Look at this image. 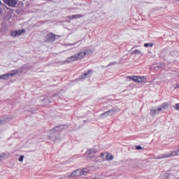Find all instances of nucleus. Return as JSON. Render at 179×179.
Masks as SVG:
<instances>
[{
	"label": "nucleus",
	"mask_w": 179,
	"mask_h": 179,
	"mask_svg": "<svg viewBox=\"0 0 179 179\" xmlns=\"http://www.w3.org/2000/svg\"><path fill=\"white\" fill-rule=\"evenodd\" d=\"M92 54H93V50L92 49L85 48L78 54L68 57L64 62H63V64H69L75 61H80V59H83V58H86V57H90Z\"/></svg>",
	"instance_id": "obj_1"
},
{
	"label": "nucleus",
	"mask_w": 179,
	"mask_h": 179,
	"mask_svg": "<svg viewBox=\"0 0 179 179\" xmlns=\"http://www.w3.org/2000/svg\"><path fill=\"white\" fill-rule=\"evenodd\" d=\"M89 173V169L85 168L82 169H77L74 171L70 177H80V176H86Z\"/></svg>",
	"instance_id": "obj_2"
},
{
	"label": "nucleus",
	"mask_w": 179,
	"mask_h": 179,
	"mask_svg": "<svg viewBox=\"0 0 179 179\" xmlns=\"http://www.w3.org/2000/svg\"><path fill=\"white\" fill-rule=\"evenodd\" d=\"M64 128V125H62L60 127H57L55 129H52L49 132V135L48 136V139H50L51 141H55V138L54 136L57 134L55 132L56 131H61Z\"/></svg>",
	"instance_id": "obj_3"
},
{
	"label": "nucleus",
	"mask_w": 179,
	"mask_h": 179,
	"mask_svg": "<svg viewBox=\"0 0 179 179\" xmlns=\"http://www.w3.org/2000/svg\"><path fill=\"white\" fill-rule=\"evenodd\" d=\"M173 156H179V149L172 151L171 153H166L157 157V159H167V157H171Z\"/></svg>",
	"instance_id": "obj_4"
},
{
	"label": "nucleus",
	"mask_w": 179,
	"mask_h": 179,
	"mask_svg": "<svg viewBox=\"0 0 179 179\" xmlns=\"http://www.w3.org/2000/svg\"><path fill=\"white\" fill-rule=\"evenodd\" d=\"M96 153H97V150L94 149V148H91L88 150H87L86 152V156H87V157L89 159H93V157H94V156H96Z\"/></svg>",
	"instance_id": "obj_5"
},
{
	"label": "nucleus",
	"mask_w": 179,
	"mask_h": 179,
	"mask_svg": "<svg viewBox=\"0 0 179 179\" xmlns=\"http://www.w3.org/2000/svg\"><path fill=\"white\" fill-rule=\"evenodd\" d=\"M118 111H120V109L114 108L103 113L102 117H108V115H114V114H115V113H118Z\"/></svg>",
	"instance_id": "obj_6"
},
{
	"label": "nucleus",
	"mask_w": 179,
	"mask_h": 179,
	"mask_svg": "<svg viewBox=\"0 0 179 179\" xmlns=\"http://www.w3.org/2000/svg\"><path fill=\"white\" fill-rule=\"evenodd\" d=\"M24 29H20L17 31H13L10 33L11 37H19V36H21V34H23L24 33Z\"/></svg>",
	"instance_id": "obj_7"
},
{
	"label": "nucleus",
	"mask_w": 179,
	"mask_h": 179,
	"mask_svg": "<svg viewBox=\"0 0 179 179\" xmlns=\"http://www.w3.org/2000/svg\"><path fill=\"white\" fill-rule=\"evenodd\" d=\"M6 5L8 6H11L12 8H15L16 5H17V0H3Z\"/></svg>",
	"instance_id": "obj_8"
},
{
	"label": "nucleus",
	"mask_w": 179,
	"mask_h": 179,
	"mask_svg": "<svg viewBox=\"0 0 179 179\" xmlns=\"http://www.w3.org/2000/svg\"><path fill=\"white\" fill-rule=\"evenodd\" d=\"M55 40V35L54 34H49L45 36V41L48 43H52Z\"/></svg>",
	"instance_id": "obj_9"
},
{
	"label": "nucleus",
	"mask_w": 179,
	"mask_h": 179,
	"mask_svg": "<svg viewBox=\"0 0 179 179\" xmlns=\"http://www.w3.org/2000/svg\"><path fill=\"white\" fill-rule=\"evenodd\" d=\"M135 78H134V82H136V83H143L146 82V78L143 76L141 77L135 76Z\"/></svg>",
	"instance_id": "obj_10"
},
{
	"label": "nucleus",
	"mask_w": 179,
	"mask_h": 179,
	"mask_svg": "<svg viewBox=\"0 0 179 179\" xmlns=\"http://www.w3.org/2000/svg\"><path fill=\"white\" fill-rule=\"evenodd\" d=\"M169 109V103H164L161 105V106L158 108V111H162V110H168Z\"/></svg>",
	"instance_id": "obj_11"
},
{
	"label": "nucleus",
	"mask_w": 179,
	"mask_h": 179,
	"mask_svg": "<svg viewBox=\"0 0 179 179\" xmlns=\"http://www.w3.org/2000/svg\"><path fill=\"white\" fill-rule=\"evenodd\" d=\"M20 71L19 70H13L8 73V76H15V75H17V73H20Z\"/></svg>",
	"instance_id": "obj_12"
},
{
	"label": "nucleus",
	"mask_w": 179,
	"mask_h": 179,
	"mask_svg": "<svg viewBox=\"0 0 179 179\" xmlns=\"http://www.w3.org/2000/svg\"><path fill=\"white\" fill-rule=\"evenodd\" d=\"M69 19H80V17H83V15L82 14H77V15H73L70 17H69Z\"/></svg>",
	"instance_id": "obj_13"
},
{
	"label": "nucleus",
	"mask_w": 179,
	"mask_h": 179,
	"mask_svg": "<svg viewBox=\"0 0 179 179\" xmlns=\"http://www.w3.org/2000/svg\"><path fill=\"white\" fill-rule=\"evenodd\" d=\"M160 111L158 110V109H151L150 110V114L151 115H156V114H159Z\"/></svg>",
	"instance_id": "obj_14"
},
{
	"label": "nucleus",
	"mask_w": 179,
	"mask_h": 179,
	"mask_svg": "<svg viewBox=\"0 0 179 179\" xmlns=\"http://www.w3.org/2000/svg\"><path fill=\"white\" fill-rule=\"evenodd\" d=\"M131 54H135L136 55H143L142 53V51L139 50H135L133 52H131Z\"/></svg>",
	"instance_id": "obj_15"
},
{
	"label": "nucleus",
	"mask_w": 179,
	"mask_h": 179,
	"mask_svg": "<svg viewBox=\"0 0 179 179\" xmlns=\"http://www.w3.org/2000/svg\"><path fill=\"white\" fill-rule=\"evenodd\" d=\"M9 78L10 76L8 73L0 76V79H3L4 80H7Z\"/></svg>",
	"instance_id": "obj_16"
},
{
	"label": "nucleus",
	"mask_w": 179,
	"mask_h": 179,
	"mask_svg": "<svg viewBox=\"0 0 179 179\" xmlns=\"http://www.w3.org/2000/svg\"><path fill=\"white\" fill-rule=\"evenodd\" d=\"M92 76V71L89 70L87 73L84 74V79L85 78H90Z\"/></svg>",
	"instance_id": "obj_17"
},
{
	"label": "nucleus",
	"mask_w": 179,
	"mask_h": 179,
	"mask_svg": "<svg viewBox=\"0 0 179 179\" xmlns=\"http://www.w3.org/2000/svg\"><path fill=\"white\" fill-rule=\"evenodd\" d=\"M106 159L107 160H113V159H114V157H113L111 154L107 153L106 155Z\"/></svg>",
	"instance_id": "obj_18"
},
{
	"label": "nucleus",
	"mask_w": 179,
	"mask_h": 179,
	"mask_svg": "<svg viewBox=\"0 0 179 179\" xmlns=\"http://www.w3.org/2000/svg\"><path fill=\"white\" fill-rule=\"evenodd\" d=\"M7 156L8 155L5 153L0 154V160L2 162V160H3V159H6Z\"/></svg>",
	"instance_id": "obj_19"
},
{
	"label": "nucleus",
	"mask_w": 179,
	"mask_h": 179,
	"mask_svg": "<svg viewBox=\"0 0 179 179\" xmlns=\"http://www.w3.org/2000/svg\"><path fill=\"white\" fill-rule=\"evenodd\" d=\"M127 79H130V80H134V82H135L136 77L135 76H127Z\"/></svg>",
	"instance_id": "obj_20"
},
{
	"label": "nucleus",
	"mask_w": 179,
	"mask_h": 179,
	"mask_svg": "<svg viewBox=\"0 0 179 179\" xmlns=\"http://www.w3.org/2000/svg\"><path fill=\"white\" fill-rule=\"evenodd\" d=\"M24 159V155H21V156L20 157V158H19V162H20V163H23Z\"/></svg>",
	"instance_id": "obj_21"
},
{
	"label": "nucleus",
	"mask_w": 179,
	"mask_h": 179,
	"mask_svg": "<svg viewBox=\"0 0 179 179\" xmlns=\"http://www.w3.org/2000/svg\"><path fill=\"white\" fill-rule=\"evenodd\" d=\"M153 47V44L152 43H145L144 44V47L148 48V47Z\"/></svg>",
	"instance_id": "obj_22"
},
{
	"label": "nucleus",
	"mask_w": 179,
	"mask_h": 179,
	"mask_svg": "<svg viewBox=\"0 0 179 179\" xmlns=\"http://www.w3.org/2000/svg\"><path fill=\"white\" fill-rule=\"evenodd\" d=\"M175 110H176L177 111H179V103H176L175 105Z\"/></svg>",
	"instance_id": "obj_23"
},
{
	"label": "nucleus",
	"mask_w": 179,
	"mask_h": 179,
	"mask_svg": "<svg viewBox=\"0 0 179 179\" xmlns=\"http://www.w3.org/2000/svg\"><path fill=\"white\" fill-rule=\"evenodd\" d=\"M136 149L137 150H142V147H141V146H139V145H136Z\"/></svg>",
	"instance_id": "obj_24"
},
{
	"label": "nucleus",
	"mask_w": 179,
	"mask_h": 179,
	"mask_svg": "<svg viewBox=\"0 0 179 179\" xmlns=\"http://www.w3.org/2000/svg\"><path fill=\"white\" fill-rule=\"evenodd\" d=\"M2 124H3V121L0 120V125H2Z\"/></svg>",
	"instance_id": "obj_25"
},
{
	"label": "nucleus",
	"mask_w": 179,
	"mask_h": 179,
	"mask_svg": "<svg viewBox=\"0 0 179 179\" xmlns=\"http://www.w3.org/2000/svg\"><path fill=\"white\" fill-rule=\"evenodd\" d=\"M179 87V84H177L176 85V89L178 88Z\"/></svg>",
	"instance_id": "obj_26"
},
{
	"label": "nucleus",
	"mask_w": 179,
	"mask_h": 179,
	"mask_svg": "<svg viewBox=\"0 0 179 179\" xmlns=\"http://www.w3.org/2000/svg\"><path fill=\"white\" fill-rule=\"evenodd\" d=\"M101 156H104V153L102 152V153L101 154Z\"/></svg>",
	"instance_id": "obj_27"
},
{
	"label": "nucleus",
	"mask_w": 179,
	"mask_h": 179,
	"mask_svg": "<svg viewBox=\"0 0 179 179\" xmlns=\"http://www.w3.org/2000/svg\"><path fill=\"white\" fill-rule=\"evenodd\" d=\"M80 79H83V78L82 77V76H80Z\"/></svg>",
	"instance_id": "obj_28"
},
{
	"label": "nucleus",
	"mask_w": 179,
	"mask_h": 179,
	"mask_svg": "<svg viewBox=\"0 0 179 179\" xmlns=\"http://www.w3.org/2000/svg\"><path fill=\"white\" fill-rule=\"evenodd\" d=\"M179 1V0H176V2H178Z\"/></svg>",
	"instance_id": "obj_29"
},
{
	"label": "nucleus",
	"mask_w": 179,
	"mask_h": 179,
	"mask_svg": "<svg viewBox=\"0 0 179 179\" xmlns=\"http://www.w3.org/2000/svg\"><path fill=\"white\" fill-rule=\"evenodd\" d=\"M70 45H73V44H70Z\"/></svg>",
	"instance_id": "obj_30"
},
{
	"label": "nucleus",
	"mask_w": 179,
	"mask_h": 179,
	"mask_svg": "<svg viewBox=\"0 0 179 179\" xmlns=\"http://www.w3.org/2000/svg\"><path fill=\"white\" fill-rule=\"evenodd\" d=\"M1 1H0V5H1Z\"/></svg>",
	"instance_id": "obj_31"
},
{
	"label": "nucleus",
	"mask_w": 179,
	"mask_h": 179,
	"mask_svg": "<svg viewBox=\"0 0 179 179\" xmlns=\"http://www.w3.org/2000/svg\"><path fill=\"white\" fill-rule=\"evenodd\" d=\"M1 162H2V161H1V159H0V163H1Z\"/></svg>",
	"instance_id": "obj_32"
}]
</instances>
